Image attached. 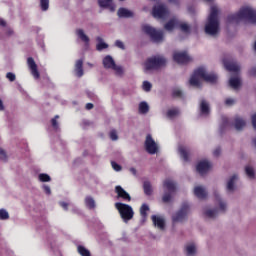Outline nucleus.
Here are the masks:
<instances>
[{
	"label": "nucleus",
	"instance_id": "c03bdc74",
	"mask_svg": "<svg viewBox=\"0 0 256 256\" xmlns=\"http://www.w3.org/2000/svg\"><path fill=\"white\" fill-rule=\"evenodd\" d=\"M151 87H153V86L151 85V82H149V81H144L142 84V89H143V91H146V93H149V91H151Z\"/></svg>",
	"mask_w": 256,
	"mask_h": 256
},
{
	"label": "nucleus",
	"instance_id": "c85d7f7f",
	"mask_svg": "<svg viewBox=\"0 0 256 256\" xmlns=\"http://www.w3.org/2000/svg\"><path fill=\"white\" fill-rule=\"evenodd\" d=\"M138 113L140 115H147L149 113V104L145 101H142L138 105Z\"/></svg>",
	"mask_w": 256,
	"mask_h": 256
},
{
	"label": "nucleus",
	"instance_id": "1a4fd4ad",
	"mask_svg": "<svg viewBox=\"0 0 256 256\" xmlns=\"http://www.w3.org/2000/svg\"><path fill=\"white\" fill-rule=\"evenodd\" d=\"M191 211V207L189 203H182L180 209L172 216L173 223H183V221H187V215Z\"/></svg>",
	"mask_w": 256,
	"mask_h": 256
},
{
	"label": "nucleus",
	"instance_id": "473e14b6",
	"mask_svg": "<svg viewBox=\"0 0 256 256\" xmlns=\"http://www.w3.org/2000/svg\"><path fill=\"white\" fill-rule=\"evenodd\" d=\"M143 189L145 195H153V186L151 185V182L149 181H144L143 183Z\"/></svg>",
	"mask_w": 256,
	"mask_h": 256
},
{
	"label": "nucleus",
	"instance_id": "3c124183",
	"mask_svg": "<svg viewBox=\"0 0 256 256\" xmlns=\"http://www.w3.org/2000/svg\"><path fill=\"white\" fill-rule=\"evenodd\" d=\"M225 105H227V107H231L232 105H235V99L233 98H227L225 100Z\"/></svg>",
	"mask_w": 256,
	"mask_h": 256
},
{
	"label": "nucleus",
	"instance_id": "20e7f679",
	"mask_svg": "<svg viewBox=\"0 0 256 256\" xmlns=\"http://www.w3.org/2000/svg\"><path fill=\"white\" fill-rule=\"evenodd\" d=\"M201 79L206 83H217V75L209 73L205 68H198L191 76L189 83L192 87H201Z\"/></svg>",
	"mask_w": 256,
	"mask_h": 256
},
{
	"label": "nucleus",
	"instance_id": "2eb2a0df",
	"mask_svg": "<svg viewBox=\"0 0 256 256\" xmlns=\"http://www.w3.org/2000/svg\"><path fill=\"white\" fill-rule=\"evenodd\" d=\"M224 67L227 71H231L232 73H239V71H241L239 63L233 60L224 61Z\"/></svg>",
	"mask_w": 256,
	"mask_h": 256
},
{
	"label": "nucleus",
	"instance_id": "39448f33",
	"mask_svg": "<svg viewBox=\"0 0 256 256\" xmlns=\"http://www.w3.org/2000/svg\"><path fill=\"white\" fill-rule=\"evenodd\" d=\"M164 195L162 197L163 203H173V197L177 191V183L172 179H166L163 184Z\"/></svg>",
	"mask_w": 256,
	"mask_h": 256
},
{
	"label": "nucleus",
	"instance_id": "dca6fc26",
	"mask_svg": "<svg viewBox=\"0 0 256 256\" xmlns=\"http://www.w3.org/2000/svg\"><path fill=\"white\" fill-rule=\"evenodd\" d=\"M209 169H211V162L207 160L200 161L196 166V170L200 175H205Z\"/></svg>",
	"mask_w": 256,
	"mask_h": 256
},
{
	"label": "nucleus",
	"instance_id": "f3484780",
	"mask_svg": "<svg viewBox=\"0 0 256 256\" xmlns=\"http://www.w3.org/2000/svg\"><path fill=\"white\" fill-rule=\"evenodd\" d=\"M139 211H140V216H141L140 223L142 225H145V223H147V217H148L147 212L150 211V208L146 203H144L141 205Z\"/></svg>",
	"mask_w": 256,
	"mask_h": 256
},
{
	"label": "nucleus",
	"instance_id": "052dcab7",
	"mask_svg": "<svg viewBox=\"0 0 256 256\" xmlns=\"http://www.w3.org/2000/svg\"><path fill=\"white\" fill-rule=\"evenodd\" d=\"M168 3H171L172 5H179V3H181V0H168Z\"/></svg>",
	"mask_w": 256,
	"mask_h": 256
},
{
	"label": "nucleus",
	"instance_id": "9b49d317",
	"mask_svg": "<svg viewBox=\"0 0 256 256\" xmlns=\"http://www.w3.org/2000/svg\"><path fill=\"white\" fill-rule=\"evenodd\" d=\"M144 149L149 155H156V153H159V145L155 142L151 134H147L146 136Z\"/></svg>",
	"mask_w": 256,
	"mask_h": 256
},
{
	"label": "nucleus",
	"instance_id": "e2e57ef3",
	"mask_svg": "<svg viewBox=\"0 0 256 256\" xmlns=\"http://www.w3.org/2000/svg\"><path fill=\"white\" fill-rule=\"evenodd\" d=\"M252 124L254 129H256V113L252 116Z\"/></svg>",
	"mask_w": 256,
	"mask_h": 256
},
{
	"label": "nucleus",
	"instance_id": "0e129e2a",
	"mask_svg": "<svg viewBox=\"0 0 256 256\" xmlns=\"http://www.w3.org/2000/svg\"><path fill=\"white\" fill-rule=\"evenodd\" d=\"M188 12L191 14L195 13V7L193 6L188 7Z\"/></svg>",
	"mask_w": 256,
	"mask_h": 256
},
{
	"label": "nucleus",
	"instance_id": "f03ea898",
	"mask_svg": "<svg viewBox=\"0 0 256 256\" xmlns=\"http://www.w3.org/2000/svg\"><path fill=\"white\" fill-rule=\"evenodd\" d=\"M216 205L218 207L214 206H205L202 209V215L204 219L207 221H215L217 217H219L220 213H227V201L221 198V194L218 192L214 193Z\"/></svg>",
	"mask_w": 256,
	"mask_h": 256
},
{
	"label": "nucleus",
	"instance_id": "a878e982",
	"mask_svg": "<svg viewBox=\"0 0 256 256\" xmlns=\"http://www.w3.org/2000/svg\"><path fill=\"white\" fill-rule=\"evenodd\" d=\"M76 35L78 37V39H80V41H82L83 43H85V45H89V36H87V34H85V30L84 29H76Z\"/></svg>",
	"mask_w": 256,
	"mask_h": 256
},
{
	"label": "nucleus",
	"instance_id": "37998d69",
	"mask_svg": "<svg viewBox=\"0 0 256 256\" xmlns=\"http://www.w3.org/2000/svg\"><path fill=\"white\" fill-rule=\"evenodd\" d=\"M40 7L42 11H47L49 9V0H40Z\"/></svg>",
	"mask_w": 256,
	"mask_h": 256
},
{
	"label": "nucleus",
	"instance_id": "2f4dec72",
	"mask_svg": "<svg viewBox=\"0 0 256 256\" xmlns=\"http://www.w3.org/2000/svg\"><path fill=\"white\" fill-rule=\"evenodd\" d=\"M182 159H184L185 161H189V148L185 147V146H180L178 149Z\"/></svg>",
	"mask_w": 256,
	"mask_h": 256
},
{
	"label": "nucleus",
	"instance_id": "09e8293b",
	"mask_svg": "<svg viewBox=\"0 0 256 256\" xmlns=\"http://www.w3.org/2000/svg\"><path fill=\"white\" fill-rule=\"evenodd\" d=\"M231 125V122H229V118L222 117V128L229 127Z\"/></svg>",
	"mask_w": 256,
	"mask_h": 256
},
{
	"label": "nucleus",
	"instance_id": "13d9d810",
	"mask_svg": "<svg viewBox=\"0 0 256 256\" xmlns=\"http://www.w3.org/2000/svg\"><path fill=\"white\" fill-rule=\"evenodd\" d=\"M213 155L214 157H219V155H221V148H217L216 150H214Z\"/></svg>",
	"mask_w": 256,
	"mask_h": 256
},
{
	"label": "nucleus",
	"instance_id": "4be33fe9",
	"mask_svg": "<svg viewBox=\"0 0 256 256\" xmlns=\"http://www.w3.org/2000/svg\"><path fill=\"white\" fill-rule=\"evenodd\" d=\"M200 113L204 117H207V115H209V113H211V107L209 106V102H207V100H201Z\"/></svg>",
	"mask_w": 256,
	"mask_h": 256
},
{
	"label": "nucleus",
	"instance_id": "ea45409f",
	"mask_svg": "<svg viewBox=\"0 0 256 256\" xmlns=\"http://www.w3.org/2000/svg\"><path fill=\"white\" fill-rule=\"evenodd\" d=\"M77 250H78L79 255H81V256H91V252L84 246L79 245L77 247Z\"/></svg>",
	"mask_w": 256,
	"mask_h": 256
},
{
	"label": "nucleus",
	"instance_id": "ddd939ff",
	"mask_svg": "<svg viewBox=\"0 0 256 256\" xmlns=\"http://www.w3.org/2000/svg\"><path fill=\"white\" fill-rule=\"evenodd\" d=\"M27 65L34 79H39L41 77V74H39V70L37 69V63H35V59H33V57H29L27 59Z\"/></svg>",
	"mask_w": 256,
	"mask_h": 256
},
{
	"label": "nucleus",
	"instance_id": "0eeeda50",
	"mask_svg": "<svg viewBox=\"0 0 256 256\" xmlns=\"http://www.w3.org/2000/svg\"><path fill=\"white\" fill-rule=\"evenodd\" d=\"M115 207L124 223H129V221H131L135 216V211H133V207H131V205L118 202L115 203Z\"/></svg>",
	"mask_w": 256,
	"mask_h": 256
},
{
	"label": "nucleus",
	"instance_id": "f704fd0d",
	"mask_svg": "<svg viewBox=\"0 0 256 256\" xmlns=\"http://www.w3.org/2000/svg\"><path fill=\"white\" fill-rule=\"evenodd\" d=\"M96 41H98V44L96 45L97 51H103V49H107V47H109L107 43L103 42V38L101 37H97Z\"/></svg>",
	"mask_w": 256,
	"mask_h": 256
},
{
	"label": "nucleus",
	"instance_id": "49530a36",
	"mask_svg": "<svg viewBox=\"0 0 256 256\" xmlns=\"http://www.w3.org/2000/svg\"><path fill=\"white\" fill-rule=\"evenodd\" d=\"M0 161H7V152L0 148Z\"/></svg>",
	"mask_w": 256,
	"mask_h": 256
},
{
	"label": "nucleus",
	"instance_id": "680f3d73",
	"mask_svg": "<svg viewBox=\"0 0 256 256\" xmlns=\"http://www.w3.org/2000/svg\"><path fill=\"white\" fill-rule=\"evenodd\" d=\"M129 171H130V173H132V175H134V177H137V169L132 167L129 169Z\"/></svg>",
	"mask_w": 256,
	"mask_h": 256
},
{
	"label": "nucleus",
	"instance_id": "a18cd8bd",
	"mask_svg": "<svg viewBox=\"0 0 256 256\" xmlns=\"http://www.w3.org/2000/svg\"><path fill=\"white\" fill-rule=\"evenodd\" d=\"M57 119H59V115H56L52 120H51V123H52V127L54 129H59V123L57 122Z\"/></svg>",
	"mask_w": 256,
	"mask_h": 256
},
{
	"label": "nucleus",
	"instance_id": "423d86ee",
	"mask_svg": "<svg viewBox=\"0 0 256 256\" xmlns=\"http://www.w3.org/2000/svg\"><path fill=\"white\" fill-rule=\"evenodd\" d=\"M102 65L104 69L113 71L117 77H123V75L125 74V70L123 69V66L115 63V59H113V56L111 55H107L103 58Z\"/></svg>",
	"mask_w": 256,
	"mask_h": 256
},
{
	"label": "nucleus",
	"instance_id": "bf43d9fd",
	"mask_svg": "<svg viewBox=\"0 0 256 256\" xmlns=\"http://www.w3.org/2000/svg\"><path fill=\"white\" fill-rule=\"evenodd\" d=\"M69 205H71V204L66 203V202H60V206L63 207L65 211H67Z\"/></svg>",
	"mask_w": 256,
	"mask_h": 256
},
{
	"label": "nucleus",
	"instance_id": "6e6552de",
	"mask_svg": "<svg viewBox=\"0 0 256 256\" xmlns=\"http://www.w3.org/2000/svg\"><path fill=\"white\" fill-rule=\"evenodd\" d=\"M159 67H161V56L150 57L143 63V71L146 74L157 71Z\"/></svg>",
	"mask_w": 256,
	"mask_h": 256
},
{
	"label": "nucleus",
	"instance_id": "603ef678",
	"mask_svg": "<svg viewBox=\"0 0 256 256\" xmlns=\"http://www.w3.org/2000/svg\"><path fill=\"white\" fill-rule=\"evenodd\" d=\"M111 166L114 171H121V165L117 164V162H111Z\"/></svg>",
	"mask_w": 256,
	"mask_h": 256
},
{
	"label": "nucleus",
	"instance_id": "f257e3e1",
	"mask_svg": "<svg viewBox=\"0 0 256 256\" xmlns=\"http://www.w3.org/2000/svg\"><path fill=\"white\" fill-rule=\"evenodd\" d=\"M241 21L256 25V10L251 6H243L237 13L230 14L226 18L227 25H237Z\"/></svg>",
	"mask_w": 256,
	"mask_h": 256
},
{
	"label": "nucleus",
	"instance_id": "6e6d98bb",
	"mask_svg": "<svg viewBox=\"0 0 256 256\" xmlns=\"http://www.w3.org/2000/svg\"><path fill=\"white\" fill-rule=\"evenodd\" d=\"M43 190L46 193V195H50L51 194V187H49L48 185H43Z\"/></svg>",
	"mask_w": 256,
	"mask_h": 256
},
{
	"label": "nucleus",
	"instance_id": "e433bc0d",
	"mask_svg": "<svg viewBox=\"0 0 256 256\" xmlns=\"http://www.w3.org/2000/svg\"><path fill=\"white\" fill-rule=\"evenodd\" d=\"M85 205L88 209H95V200L91 196L85 198Z\"/></svg>",
	"mask_w": 256,
	"mask_h": 256
},
{
	"label": "nucleus",
	"instance_id": "bb28decb",
	"mask_svg": "<svg viewBox=\"0 0 256 256\" xmlns=\"http://www.w3.org/2000/svg\"><path fill=\"white\" fill-rule=\"evenodd\" d=\"M186 256H195L197 255V245L195 243H188L185 246Z\"/></svg>",
	"mask_w": 256,
	"mask_h": 256
},
{
	"label": "nucleus",
	"instance_id": "864d4df0",
	"mask_svg": "<svg viewBox=\"0 0 256 256\" xmlns=\"http://www.w3.org/2000/svg\"><path fill=\"white\" fill-rule=\"evenodd\" d=\"M116 47H118V49H125V44H123V42L121 40H117L115 42Z\"/></svg>",
	"mask_w": 256,
	"mask_h": 256
},
{
	"label": "nucleus",
	"instance_id": "cd10ccee",
	"mask_svg": "<svg viewBox=\"0 0 256 256\" xmlns=\"http://www.w3.org/2000/svg\"><path fill=\"white\" fill-rule=\"evenodd\" d=\"M179 115H181V111L179 110V108H172L166 112V117L168 119H177Z\"/></svg>",
	"mask_w": 256,
	"mask_h": 256
},
{
	"label": "nucleus",
	"instance_id": "393cba45",
	"mask_svg": "<svg viewBox=\"0 0 256 256\" xmlns=\"http://www.w3.org/2000/svg\"><path fill=\"white\" fill-rule=\"evenodd\" d=\"M118 17L129 19L134 16L133 11L127 9V8H120L117 12Z\"/></svg>",
	"mask_w": 256,
	"mask_h": 256
},
{
	"label": "nucleus",
	"instance_id": "72a5a7b5",
	"mask_svg": "<svg viewBox=\"0 0 256 256\" xmlns=\"http://www.w3.org/2000/svg\"><path fill=\"white\" fill-rule=\"evenodd\" d=\"M152 15L155 19H161V4L157 3L152 10Z\"/></svg>",
	"mask_w": 256,
	"mask_h": 256
},
{
	"label": "nucleus",
	"instance_id": "412c9836",
	"mask_svg": "<svg viewBox=\"0 0 256 256\" xmlns=\"http://www.w3.org/2000/svg\"><path fill=\"white\" fill-rule=\"evenodd\" d=\"M115 192L117 193L118 197L124 199V201H131V195H129V193H127L123 187L116 186Z\"/></svg>",
	"mask_w": 256,
	"mask_h": 256
},
{
	"label": "nucleus",
	"instance_id": "7ed1b4c3",
	"mask_svg": "<svg viewBox=\"0 0 256 256\" xmlns=\"http://www.w3.org/2000/svg\"><path fill=\"white\" fill-rule=\"evenodd\" d=\"M219 15H221V9H219L217 5H212L205 24L206 35H210V37H217L219 35V31H221Z\"/></svg>",
	"mask_w": 256,
	"mask_h": 256
},
{
	"label": "nucleus",
	"instance_id": "b1692460",
	"mask_svg": "<svg viewBox=\"0 0 256 256\" xmlns=\"http://www.w3.org/2000/svg\"><path fill=\"white\" fill-rule=\"evenodd\" d=\"M194 195H196L198 199H207V190L203 186H197L194 188Z\"/></svg>",
	"mask_w": 256,
	"mask_h": 256
},
{
	"label": "nucleus",
	"instance_id": "5701e85b",
	"mask_svg": "<svg viewBox=\"0 0 256 256\" xmlns=\"http://www.w3.org/2000/svg\"><path fill=\"white\" fill-rule=\"evenodd\" d=\"M179 24V19H177V17H172L165 25H164V29L166 31H173V29H177Z\"/></svg>",
	"mask_w": 256,
	"mask_h": 256
},
{
	"label": "nucleus",
	"instance_id": "7c9ffc66",
	"mask_svg": "<svg viewBox=\"0 0 256 256\" xmlns=\"http://www.w3.org/2000/svg\"><path fill=\"white\" fill-rule=\"evenodd\" d=\"M177 29H180L182 33H191V25H189L186 22H181L178 20V26Z\"/></svg>",
	"mask_w": 256,
	"mask_h": 256
},
{
	"label": "nucleus",
	"instance_id": "4468645a",
	"mask_svg": "<svg viewBox=\"0 0 256 256\" xmlns=\"http://www.w3.org/2000/svg\"><path fill=\"white\" fill-rule=\"evenodd\" d=\"M174 61L179 63V65H185L191 61V57H189V55H187L185 52H177L174 54Z\"/></svg>",
	"mask_w": 256,
	"mask_h": 256
},
{
	"label": "nucleus",
	"instance_id": "a19ab883",
	"mask_svg": "<svg viewBox=\"0 0 256 256\" xmlns=\"http://www.w3.org/2000/svg\"><path fill=\"white\" fill-rule=\"evenodd\" d=\"M38 179L39 181H41V183H49V181H51V176H49L48 174L42 173L38 175Z\"/></svg>",
	"mask_w": 256,
	"mask_h": 256
},
{
	"label": "nucleus",
	"instance_id": "5fc2aeb1",
	"mask_svg": "<svg viewBox=\"0 0 256 256\" xmlns=\"http://www.w3.org/2000/svg\"><path fill=\"white\" fill-rule=\"evenodd\" d=\"M174 97H181L183 95V92L180 89L173 90Z\"/></svg>",
	"mask_w": 256,
	"mask_h": 256
},
{
	"label": "nucleus",
	"instance_id": "de8ad7c7",
	"mask_svg": "<svg viewBox=\"0 0 256 256\" xmlns=\"http://www.w3.org/2000/svg\"><path fill=\"white\" fill-rule=\"evenodd\" d=\"M17 77L15 76V74L13 72H8L6 74V79L10 80L11 83H13V81H15Z\"/></svg>",
	"mask_w": 256,
	"mask_h": 256
},
{
	"label": "nucleus",
	"instance_id": "6ab92c4d",
	"mask_svg": "<svg viewBox=\"0 0 256 256\" xmlns=\"http://www.w3.org/2000/svg\"><path fill=\"white\" fill-rule=\"evenodd\" d=\"M99 7H102L103 9H109L111 13L115 11V6L113 4V0H98Z\"/></svg>",
	"mask_w": 256,
	"mask_h": 256
},
{
	"label": "nucleus",
	"instance_id": "aec40b11",
	"mask_svg": "<svg viewBox=\"0 0 256 256\" xmlns=\"http://www.w3.org/2000/svg\"><path fill=\"white\" fill-rule=\"evenodd\" d=\"M247 125V122L245 121V119L236 116L234 118V127L236 129V131H243V129H245V126Z\"/></svg>",
	"mask_w": 256,
	"mask_h": 256
},
{
	"label": "nucleus",
	"instance_id": "8fccbe9b",
	"mask_svg": "<svg viewBox=\"0 0 256 256\" xmlns=\"http://www.w3.org/2000/svg\"><path fill=\"white\" fill-rule=\"evenodd\" d=\"M110 139H111L112 141H117V140L119 139V137L117 136V131L112 130V131L110 132Z\"/></svg>",
	"mask_w": 256,
	"mask_h": 256
},
{
	"label": "nucleus",
	"instance_id": "79ce46f5",
	"mask_svg": "<svg viewBox=\"0 0 256 256\" xmlns=\"http://www.w3.org/2000/svg\"><path fill=\"white\" fill-rule=\"evenodd\" d=\"M9 219V212L6 209H0V221H7Z\"/></svg>",
	"mask_w": 256,
	"mask_h": 256
},
{
	"label": "nucleus",
	"instance_id": "f8f14e48",
	"mask_svg": "<svg viewBox=\"0 0 256 256\" xmlns=\"http://www.w3.org/2000/svg\"><path fill=\"white\" fill-rule=\"evenodd\" d=\"M237 181H239V174L231 175L226 181L227 193H233L237 189Z\"/></svg>",
	"mask_w": 256,
	"mask_h": 256
},
{
	"label": "nucleus",
	"instance_id": "9d476101",
	"mask_svg": "<svg viewBox=\"0 0 256 256\" xmlns=\"http://www.w3.org/2000/svg\"><path fill=\"white\" fill-rule=\"evenodd\" d=\"M142 31L146 35H149V37H150L151 41H153V43H159V41H161V31L155 29L151 25H149V24L142 25Z\"/></svg>",
	"mask_w": 256,
	"mask_h": 256
},
{
	"label": "nucleus",
	"instance_id": "69168bd1",
	"mask_svg": "<svg viewBox=\"0 0 256 256\" xmlns=\"http://www.w3.org/2000/svg\"><path fill=\"white\" fill-rule=\"evenodd\" d=\"M165 229V219L161 218V230Z\"/></svg>",
	"mask_w": 256,
	"mask_h": 256
},
{
	"label": "nucleus",
	"instance_id": "4d7b16f0",
	"mask_svg": "<svg viewBox=\"0 0 256 256\" xmlns=\"http://www.w3.org/2000/svg\"><path fill=\"white\" fill-rule=\"evenodd\" d=\"M250 77H256V67H253L249 70Z\"/></svg>",
	"mask_w": 256,
	"mask_h": 256
},
{
	"label": "nucleus",
	"instance_id": "338daca9",
	"mask_svg": "<svg viewBox=\"0 0 256 256\" xmlns=\"http://www.w3.org/2000/svg\"><path fill=\"white\" fill-rule=\"evenodd\" d=\"M164 65H167V59L161 58V66L163 67Z\"/></svg>",
	"mask_w": 256,
	"mask_h": 256
},
{
	"label": "nucleus",
	"instance_id": "58836bf2",
	"mask_svg": "<svg viewBox=\"0 0 256 256\" xmlns=\"http://www.w3.org/2000/svg\"><path fill=\"white\" fill-rule=\"evenodd\" d=\"M170 15L169 8L165 4L161 5V19H167Z\"/></svg>",
	"mask_w": 256,
	"mask_h": 256
},
{
	"label": "nucleus",
	"instance_id": "a211bd4d",
	"mask_svg": "<svg viewBox=\"0 0 256 256\" xmlns=\"http://www.w3.org/2000/svg\"><path fill=\"white\" fill-rule=\"evenodd\" d=\"M229 86L231 89H234V91H237V89L241 87V77H239V75L232 76L229 79Z\"/></svg>",
	"mask_w": 256,
	"mask_h": 256
},
{
	"label": "nucleus",
	"instance_id": "774afa93",
	"mask_svg": "<svg viewBox=\"0 0 256 256\" xmlns=\"http://www.w3.org/2000/svg\"><path fill=\"white\" fill-rule=\"evenodd\" d=\"M86 109H88V111L93 109V104L92 103H87L86 104Z\"/></svg>",
	"mask_w": 256,
	"mask_h": 256
},
{
	"label": "nucleus",
	"instance_id": "c756f323",
	"mask_svg": "<svg viewBox=\"0 0 256 256\" xmlns=\"http://www.w3.org/2000/svg\"><path fill=\"white\" fill-rule=\"evenodd\" d=\"M75 75L81 77L83 75V60H77L75 64Z\"/></svg>",
	"mask_w": 256,
	"mask_h": 256
},
{
	"label": "nucleus",
	"instance_id": "c9c22d12",
	"mask_svg": "<svg viewBox=\"0 0 256 256\" xmlns=\"http://www.w3.org/2000/svg\"><path fill=\"white\" fill-rule=\"evenodd\" d=\"M245 173L247 177H249V179H255V169L253 168V166H246Z\"/></svg>",
	"mask_w": 256,
	"mask_h": 256
},
{
	"label": "nucleus",
	"instance_id": "4c0bfd02",
	"mask_svg": "<svg viewBox=\"0 0 256 256\" xmlns=\"http://www.w3.org/2000/svg\"><path fill=\"white\" fill-rule=\"evenodd\" d=\"M151 220L154 227H157V229H161V216L152 215Z\"/></svg>",
	"mask_w": 256,
	"mask_h": 256
}]
</instances>
